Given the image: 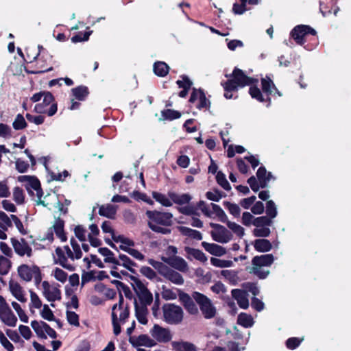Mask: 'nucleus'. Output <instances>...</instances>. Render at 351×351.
Returning <instances> with one entry per match:
<instances>
[{"instance_id":"f257e3e1","label":"nucleus","mask_w":351,"mask_h":351,"mask_svg":"<svg viewBox=\"0 0 351 351\" xmlns=\"http://www.w3.org/2000/svg\"><path fill=\"white\" fill-rule=\"evenodd\" d=\"M261 90L258 86H250L249 94L258 101L264 103L268 108L271 106V97H282V93L277 88L270 77L261 78Z\"/></svg>"},{"instance_id":"f03ea898","label":"nucleus","mask_w":351,"mask_h":351,"mask_svg":"<svg viewBox=\"0 0 351 351\" xmlns=\"http://www.w3.org/2000/svg\"><path fill=\"white\" fill-rule=\"evenodd\" d=\"M70 243L73 250H71L69 246L65 245L63 248L57 247L56 249V254L58 257L56 263L62 267L72 271L75 270V266L69 263L68 258L73 261L75 259L78 260L82 258V252L79 243L75 239L72 238L70 241Z\"/></svg>"},{"instance_id":"7ed1b4c3","label":"nucleus","mask_w":351,"mask_h":351,"mask_svg":"<svg viewBox=\"0 0 351 351\" xmlns=\"http://www.w3.org/2000/svg\"><path fill=\"white\" fill-rule=\"evenodd\" d=\"M146 215L149 219L148 226L152 230L162 234H168L171 232V230L167 227L172 225V213L158 210H147Z\"/></svg>"},{"instance_id":"20e7f679","label":"nucleus","mask_w":351,"mask_h":351,"mask_svg":"<svg viewBox=\"0 0 351 351\" xmlns=\"http://www.w3.org/2000/svg\"><path fill=\"white\" fill-rule=\"evenodd\" d=\"M130 317V310L128 304H124V299L121 293L119 294V302L112 307V324L113 333L117 336L121 332V326L123 325Z\"/></svg>"},{"instance_id":"39448f33","label":"nucleus","mask_w":351,"mask_h":351,"mask_svg":"<svg viewBox=\"0 0 351 351\" xmlns=\"http://www.w3.org/2000/svg\"><path fill=\"white\" fill-rule=\"evenodd\" d=\"M274 261V256L271 254L255 256L252 259V266L247 267L245 269L259 279H265L269 274V271L263 267L271 266Z\"/></svg>"},{"instance_id":"423d86ee","label":"nucleus","mask_w":351,"mask_h":351,"mask_svg":"<svg viewBox=\"0 0 351 351\" xmlns=\"http://www.w3.org/2000/svg\"><path fill=\"white\" fill-rule=\"evenodd\" d=\"M148 263L158 271L165 278L176 285H182L184 280L182 276L178 271L169 267L162 262L149 259Z\"/></svg>"},{"instance_id":"0eeeda50","label":"nucleus","mask_w":351,"mask_h":351,"mask_svg":"<svg viewBox=\"0 0 351 351\" xmlns=\"http://www.w3.org/2000/svg\"><path fill=\"white\" fill-rule=\"evenodd\" d=\"M18 180L25 184V186L31 196L36 197L34 200L38 204L46 206L44 201L41 199L43 193L40 187V183L36 178L30 176H21L18 177Z\"/></svg>"},{"instance_id":"6e6552de","label":"nucleus","mask_w":351,"mask_h":351,"mask_svg":"<svg viewBox=\"0 0 351 351\" xmlns=\"http://www.w3.org/2000/svg\"><path fill=\"white\" fill-rule=\"evenodd\" d=\"M230 77L231 78L227 82L221 83L225 91L224 97L226 99L237 98L238 88L241 85V70L235 68Z\"/></svg>"},{"instance_id":"1a4fd4ad","label":"nucleus","mask_w":351,"mask_h":351,"mask_svg":"<svg viewBox=\"0 0 351 351\" xmlns=\"http://www.w3.org/2000/svg\"><path fill=\"white\" fill-rule=\"evenodd\" d=\"M163 320L169 324L177 325L180 324L184 318L182 308L172 303L165 304L162 306Z\"/></svg>"},{"instance_id":"9d476101","label":"nucleus","mask_w":351,"mask_h":351,"mask_svg":"<svg viewBox=\"0 0 351 351\" xmlns=\"http://www.w3.org/2000/svg\"><path fill=\"white\" fill-rule=\"evenodd\" d=\"M192 296L199 306V308L206 319H211L215 317L216 308L208 297L199 292H194Z\"/></svg>"},{"instance_id":"9b49d317","label":"nucleus","mask_w":351,"mask_h":351,"mask_svg":"<svg viewBox=\"0 0 351 351\" xmlns=\"http://www.w3.org/2000/svg\"><path fill=\"white\" fill-rule=\"evenodd\" d=\"M54 97L50 92H45L44 97H43V102L37 104L34 106V111L38 114H47L48 116L51 117L54 115L58 110L57 104L53 102Z\"/></svg>"},{"instance_id":"f8f14e48","label":"nucleus","mask_w":351,"mask_h":351,"mask_svg":"<svg viewBox=\"0 0 351 351\" xmlns=\"http://www.w3.org/2000/svg\"><path fill=\"white\" fill-rule=\"evenodd\" d=\"M60 287L58 284L54 282L50 283L47 280L43 281L42 294L45 298L50 302L60 300L62 293Z\"/></svg>"},{"instance_id":"ddd939ff","label":"nucleus","mask_w":351,"mask_h":351,"mask_svg":"<svg viewBox=\"0 0 351 351\" xmlns=\"http://www.w3.org/2000/svg\"><path fill=\"white\" fill-rule=\"evenodd\" d=\"M308 34L316 36L317 32L307 25H296L290 33L291 37L300 45H303L305 43L306 40L304 38Z\"/></svg>"},{"instance_id":"4468645a","label":"nucleus","mask_w":351,"mask_h":351,"mask_svg":"<svg viewBox=\"0 0 351 351\" xmlns=\"http://www.w3.org/2000/svg\"><path fill=\"white\" fill-rule=\"evenodd\" d=\"M210 226L213 228L210 235L215 241L226 243L231 240L232 234L224 226L215 223H210Z\"/></svg>"},{"instance_id":"2eb2a0df","label":"nucleus","mask_w":351,"mask_h":351,"mask_svg":"<svg viewBox=\"0 0 351 351\" xmlns=\"http://www.w3.org/2000/svg\"><path fill=\"white\" fill-rule=\"evenodd\" d=\"M31 326L38 337L40 338L47 339V335L53 339L56 338V332L49 325L43 321L38 322L34 320L31 322Z\"/></svg>"},{"instance_id":"dca6fc26","label":"nucleus","mask_w":351,"mask_h":351,"mask_svg":"<svg viewBox=\"0 0 351 351\" xmlns=\"http://www.w3.org/2000/svg\"><path fill=\"white\" fill-rule=\"evenodd\" d=\"M149 333L156 342L167 343L172 339V335L169 329L163 328L158 324H154L149 330Z\"/></svg>"},{"instance_id":"f3484780","label":"nucleus","mask_w":351,"mask_h":351,"mask_svg":"<svg viewBox=\"0 0 351 351\" xmlns=\"http://www.w3.org/2000/svg\"><path fill=\"white\" fill-rule=\"evenodd\" d=\"M135 292L140 301L139 305H145L147 306L150 305L153 301L152 293L141 282H136L134 287Z\"/></svg>"},{"instance_id":"a211bd4d","label":"nucleus","mask_w":351,"mask_h":351,"mask_svg":"<svg viewBox=\"0 0 351 351\" xmlns=\"http://www.w3.org/2000/svg\"><path fill=\"white\" fill-rule=\"evenodd\" d=\"M11 243L14 252L19 256H27L29 258L32 256V249L25 239L18 240L14 238L11 239Z\"/></svg>"},{"instance_id":"6ab92c4d","label":"nucleus","mask_w":351,"mask_h":351,"mask_svg":"<svg viewBox=\"0 0 351 351\" xmlns=\"http://www.w3.org/2000/svg\"><path fill=\"white\" fill-rule=\"evenodd\" d=\"M40 268L35 265L22 264L19 266L17 272L19 276L25 282H30Z\"/></svg>"},{"instance_id":"aec40b11","label":"nucleus","mask_w":351,"mask_h":351,"mask_svg":"<svg viewBox=\"0 0 351 351\" xmlns=\"http://www.w3.org/2000/svg\"><path fill=\"white\" fill-rule=\"evenodd\" d=\"M189 102L193 104L199 110L207 108L210 104L204 93L200 89H193L189 99Z\"/></svg>"},{"instance_id":"412c9836","label":"nucleus","mask_w":351,"mask_h":351,"mask_svg":"<svg viewBox=\"0 0 351 351\" xmlns=\"http://www.w3.org/2000/svg\"><path fill=\"white\" fill-rule=\"evenodd\" d=\"M129 342L135 348L139 346L151 348L157 344L154 339L151 338L149 335L144 334L129 337Z\"/></svg>"},{"instance_id":"4be33fe9","label":"nucleus","mask_w":351,"mask_h":351,"mask_svg":"<svg viewBox=\"0 0 351 351\" xmlns=\"http://www.w3.org/2000/svg\"><path fill=\"white\" fill-rule=\"evenodd\" d=\"M178 291L179 292V300L184 307L185 310L191 315H197L198 313V308L193 301V298H191L188 293L180 290Z\"/></svg>"},{"instance_id":"5701e85b","label":"nucleus","mask_w":351,"mask_h":351,"mask_svg":"<svg viewBox=\"0 0 351 351\" xmlns=\"http://www.w3.org/2000/svg\"><path fill=\"white\" fill-rule=\"evenodd\" d=\"M162 260L172 268H174L181 272H186L189 269L186 261L182 257L177 256L162 257Z\"/></svg>"},{"instance_id":"b1692460","label":"nucleus","mask_w":351,"mask_h":351,"mask_svg":"<svg viewBox=\"0 0 351 351\" xmlns=\"http://www.w3.org/2000/svg\"><path fill=\"white\" fill-rule=\"evenodd\" d=\"M9 289L12 295L20 302H27L25 292L22 286L16 281L10 280L9 282Z\"/></svg>"},{"instance_id":"393cba45","label":"nucleus","mask_w":351,"mask_h":351,"mask_svg":"<svg viewBox=\"0 0 351 351\" xmlns=\"http://www.w3.org/2000/svg\"><path fill=\"white\" fill-rule=\"evenodd\" d=\"M0 319L3 324L10 327H14L17 323V317L10 306L0 310Z\"/></svg>"},{"instance_id":"a878e982","label":"nucleus","mask_w":351,"mask_h":351,"mask_svg":"<svg viewBox=\"0 0 351 351\" xmlns=\"http://www.w3.org/2000/svg\"><path fill=\"white\" fill-rule=\"evenodd\" d=\"M256 179H258L261 183V186L262 189H265L268 186V182L271 179L275 180V178L273 176L272 173L269 171H267L264 166H261L258 169L256 172Z\"/></svg>"},{"instance_id":"bb28decb","label":"nucleus","mask_w":351,"mask_h":351,"mask_svg":"<svg viewBox=\"0 0 351 351\" xmlns=\"http://www.w3.org/2000/svg\"><path fill=\"white\" fill-rule=\"evenodd\" d=\"M202 246L206 252L216 256H221L226 253V250L225 247L216 243H210L206 241H203L202 243Z\"/></svg>"},{"instance_id":"cd10ccee","label":"nucleus","mask_w":351,"mask_h":351,"mask_svg":"<svg viewBox=\"0 0 351 351\" xmlns=\"http://www.w3.org/2000/svg\"><path fill=\"white\" fill-rule=\"evenodd\" d=\"M64 227V221L60 217L55 219L54 223L51 227L53 232L56 234L57 237L61 240L62 242H64L67 240V237L65 234Z\"/></svg>"},{"instance_id":"c85d7f7f","label":"nucleus","mask_w":351,"mask_h":351,"mask_svg":"<svg viewBox=\"0 0 351 351\" xmlns=\"http://www.w3.org/2000/svg\"><path fill=\"white\" fill-rule=\"evenodd\" d=\"M135 315L138 321L142 324H146L147 323V308L145 305H139V304L135 300Z\"/></svg>"},{"instance_id":"c756f323","label":"nucleus","mask_w":351,"mask_h":351,"mask_svg":"<svg viewBox=\"0 0 351 351\" xmlns=\"http://www.w3.org/2000/svg\"><path fill=\"white\" fill-rule=\"evenodd\" d=\"M117 210V206L107 204L102 205L99 208V214L101 216L106 217L109 219H114Z\"/></svg>"},{"instance_id":"7c9ffc66","label":"nucleus","mask_w":351,"mask_h":351,"mask_svg":"<svg viewBox=\"0 0 351 351\" xmlns=\"http://www.w3.org/2000/svg\"><path fill=\"white\" fill-rule=\"evenodd\" d=\"M169 196L173 203L178 205L188 204L191 199V196L187 193L178 194L174 192H169Z\"/></svg>"},{"instance_id":"2f4dec72","label":"nucleus","mask_w":351,"mask_h":351,"mask_svg":"<svg viewBox=\"0 0 351 351\" xmlns=\"http://www.w3.org/2000/svg\"><path fill=\"white\" fill-rule=\"evenodd\" d=\"M171 345L175 351H197V347L188 341H173Z\"/></svg>"},{"instance_id":"473e14b6","label":"nucleus","mask_w":351,"mask_h":351,"mask_svg":"<svg viewBox=\"0 0 351 351\" xmlns=\"http://www.w3.org/2000/svg\"><path fill=\"white\" fill-rule=\"evenodd\" d=\"M223 276L230 285H236L240 281L239 271L236 270H222L221 271Z\"/></svg>"},{"instance_id":"72a5a7b5","label":"nucleus","mask_w":351,"mask_h":351,"mask_svg":"<svg viewBox=\"0 0 351 351\" xmlns=\"http://www.w3.org/2000/svg\"><path fill=\"white\" fill-rule=\"evenodd\" d=\"M254 249L259 252H267L272 248L271 242L265 239H258L254 241Z\"/></svg>"},{"instance_id":"f704fd0d","label":"nucleus","mask_w":351,"mask_h":351,"mask_svg":"<svg viewBox=\"0 0 351 351\" xmlns=\"http://www.w3.org/2000/svg\"><path fill=\"white\" fill-rule=\"evenodd\" d=\"M114 265H121L132 272L134 271L133 267L136 266V263L125 254H119Z\"/></svg>"},{"instance_id":"c9c22d12","label":"nucleus","mask_w":351,"mask_h":351,"mask_svg":"<svg viewBox=\"0 0 351 351\" xmlns=\"http://www.w3.org/2000/svg\"><path fill=\"white\" fill-rule=\"evenodd\" d=\"M179 230L180 232L184 236L196 239L197 241L202 239V234L198 230H193L185 226H180Z\"/></svg>"},{"instance_id":"e433bc0d","label":"nucleus","mask_w":351,"mask_h":351,"mask_svg":"<svg viewBox=\"0 0 351 351\" xmlns=\"http://www.w3.org/2000/svg\"><path fill=\"white\" fill-rule=\"evenodd\" d=\"M169 67L164 62H156L154 64L155 74L160 77H165L169 73Z\"/></svg>"},{"instance_id":"4c0bfd02","label":"nucleus","mask_w":351,"mask_h":351,"mask_svg":"<svg viewBox=\"0 0 351 351\" xmlns=\"http://www.w3.org/2000/svg\"><path fill=\"white\" fill-rule=\"evenodd\" d=\"M152 197L156 202L164 206L169 207L172 206V200L169 195L167 196L158 192H153Z\"/></svg>"},{"instance_id":"58836bf2","label":"nucleus","mask_w":351,"mask_h":351,"mask_svg":"<svg viewBox=\"0 0 351 351\" xmlns=\"http://www.w3.org/2000/svg\"><path fill=\"white\" fill-rule=\"evenodd\" d=\"M100 254L105 257L104 261L106 263H110L115 264L117 263V258L114 257V253L107 247H100L98 250Z\"/></svg>"},{"instance_id":"ea45409f","label":"nucleus","mask_w":351,"mask_h":351,"mask_svg":"<svg viewBox=\"0 0 351 351\" xmlns=\"http://www.w3.org/2000/svg\"><path fill=\"white\" fill-rule=\"evenodd\" d=\"M210 206L213 213V218L217 217L221 222H226L227 221V216L219 206L211 203Z\"/></svg>"},{"instance_id":"a19ab883","label":"nucleus","mask_w":351,"mask_h":351,"mask_svg":"<svg viewBox=\"0 0 351 351\" xmlns=\"http://www.w3.org/2000/svg\"><path fill=\"white\" fill-rule=\"evenodd\" d=\"M72 93L78 100H84L88 94V90L86 86H80L73 88Z\"/></svg>"},{"instance_id":"79ce46f5","label":"nucleus","mask_w":351,"mask_h":351,"mask_svg":"<svg viewBox=\"0 0 351 351\" xmlns=\"http://www.w3.org/2000/svg\"><path fill=\"white\" fill-rule=\"evenodd\" d=\"M243 290H244L245 294L250 292L254 297H256L260 293L256 282H247L243 283Z\"/></svg>"},{"instance_id":"37998d69","label":"nucleus","mask_w":351,"mask_h":351,"mask_svg":"<svg viewBox=\"0 0 351 351\" xmlns=\"http://www.w3.org/2000/svg\"><path fill=\"white\" fill-rule=\"evenodd\" d=\"M13 199L19 205L23 204L25 202V194L23 190L16 186L13 189Z\"/></svg>"},{"instance_id":"c03bdc74","label":"nucleus","mask_w":351,"mask_h":351,"mask_svg":"<svg viewBox=\"0 0 351 351\" xmlns=\"http://www.w3.org/2000/svg\"><path fill=\"white\" fill-rule=\"evenodd\" d=\"M11 267V261L6 257L0 255V274L6 275Z\"/></svg>"},{"instance_id":"a18cd8bd","label":"nucleus","mask_w":351,"mask_h":351,"mask_svg":"<svg viewBox=\"0 0 351 351\" xmlns=\"http://www.w3.org/2000/svg\"><path fill=\"white\" fill-rule=\"evenodd\" d=\"M163 119L172 121L179 119L181 117L180 112L172 109H167L161 112Z\"/></svg>"},{"instance_id":"49530a36","label":"nucleus","mask_w":351,"mask_h":351,"mask_svg":"<svg viewBox=\"0 0 351 351\" xmlns=\"http://www.w3.org/2000/svg\"><path fill=\"white\" fill-rule=\"evenodd\" d=\"M12 226L11 217H9L4 212L0 211V228L4 230Z\"/></svg>"},{"instance_id":"de8ad7c7","label":"nucleus","mask_w":351,"mask_h":351,"mask_svg":"<svg viewBox=\"0 0 351 351\" xmlns=\"http://www.w3.org/2000/svg\"><path fill=\"white\" fill-rule=\"evenodd\" d=\"M266 214L267 217L270 218L271 220L275 218L277 215V209L276 204L273 200H268L266 203Z\"/></svg>"},{"instance_id":"09e8293b","label":"nucleus","mask_w":351,"mask_h":351,"mask_svg":"<svg viewBox=\"0 0 351 351\" xmlns=\"http://www.w3.org/2000/svg\"><path fill=\"white\" fill-rule=\"evenodd\" d=\"M120 248L122 250L128 252L130 255H131L134 258H136L138 261H143L145 258V256L141 252H140L138 250H137L136 249L129 247L128 246H123V245H120Z\"/></svg>"},{"instance_id":"8fccbe9b","label":"nucleus","mask_w":351,"mask_h":351,"mask_svg":"<svg viewBox=\"0 0 351 351\" xmlns=\"http://www.w3.org/2000/svg\"><path fill=\"white\" fill-rule=\"evenodd\" d=\"M210 263L216 267L219 268H225L230 267L232 265V261L229 260H222L217 258L212 257L210 258Z\"/></svg>"},{"instance_id":"3c124183","label":"nucleus","mask_w":351,"mask_h":351,"mask_svg":"<svg viewBox=\"0 0 351 351\" xmlns=\"http://www.w3.org/2000/svg\"><path fill=\"white\" fill-rule=\"evenodd\" d=\"M216 180L218 184H219L223 189L226 191L230 190V185L227 180L226 176L221 171H218L216 176Z\"/></svg>"},{"instance_id":"603ef678","label":"nucleus","mask_w":351,"mask_h":351,"mask_svg":"<svg viewBox=\"0 0 351 351\" xmlns=\"http://www.w3.org/2000/svg\"><path fill=\"white\" fill-rule=\"evenodd\" d=\"M272 224V220L267 216H261L255 217L254 220V226L256 228L270 226Z\"/></svg>"},{"instance_id":"864d4df0","label":"nucleus","mask_w":351,"mask_h":351,"mask_svg":"<svg viewBox=\"0 0 351 351\" xmlns=\"http://www.w3.org/2000/svg\"><path fill=\"white\" fill-rule=\"evenodd\" d=\"M14 129L16 130H20L27 127V123L25 118L21 114H18L12 123Z\"/></svg>"},{"instance_id":"5fc2aeb1","label":"nucleus","mask_w":351,"mask_h":351,"mask_svg":"<svg viewBox=\"0 0 351 351\" xmlns=\"http://www.w3.org/2000/svg\"><path fill=\"white\" fill-rule=\"evenodd\" d=\"M189 253L196 260H198L202 263H205L207 261L206 256L200 250L192 248L189 250Z\"/></svg>"},{"instance_id":"6e6d98bb","label":"nucleus","mask_w":351,"mask_h":351,"mask_svg":"<svg viewBox=\"0 0 351 351\" xmlns=\"http://www.w3.org/2000/svg\"><path fill=\"white\" fill-rule=\"evenodd\" d=\"M52 276L62 283H64L67 280L68 275L62 269L56 267L52 272Z\"/></svg>"},{"instance_id":"4d7b16f0","label":"nucleus","mask_w":351,"mask_h":351,"mask_svg":"<svg viewBox=\"0 0 351 351\" xmlns=\"http://www.w3.org/2000/svg\"><path fill=\"white\" fill-rule=\"evenodd\" d=\"M258 79L247 76V73L243 71V87L245 86H258Z\"/></svg>"},{"instance_id":"13d9d810","label":"nucleus","mask_w":351,"mask_h":351,"mask_svg":"<svg viewBox=\"0 0 351 351\" xmlns=\"http://www.w3.org/2000/svg\"><path fill=\"white\" fill-rule=\"evenodd\" d=\"M162 298L165 300H172L177 298V294L173 290L166 288L165 287H162Z\"/></svg>"},{"instance_id":"bf43d9fd","label":"nucleus","mask_w":351,"mask_h":351,"mask_svg":"<svg viewBox=\"0 0 351 351\" xmlns=\"http://www.w3.org/2000/svg\"><path fill=\"white\" fill-rule=\"evenodd\" d=\"M91 33H92V31L86 32L84 33L80 32L71 38V41L73 43H77L82 42V41H87L88 40L89 36H90Z\"/></svg>"},{"instance_id":"052dcab7","label":"nucleus","mask_w":351,"mask_h":351,"mask_svg":"<svg viewBox=\"0 0 351 351\" xmlns=\"http://www.w3.org/2000/svg\"><path fill=\"white\" fill-rule=\"evenodd\" d=\"M76 237L80 241H85L86 239V230L85 228L81 225L77 226L74 229Z\"/></svg>"},{"instance_id":"680f3d73","label":"nucleus","mask_w":351,"mask_h":351,"mask_svg":"<svg viewBox=\"0 0 351 351\" xmlns=\"http://www.w3.org/2000/svg\"><path fill=\"white\" fill-rule=\"evenodd\" d=\"M302 339L298 337H290L286 341V346L289 350L297 348L301 343Z\"/></svg>"},{"instance_id":"e2e57ef3","label":"nucleus","mask_w":351,"mask_h":351,"mask_svg":"<svg viewBox=\"0 0 351 351\" xmlns=\"http://www.w3.org/2000/svg\"><path fill=\"white\" fill-rule=\"evenodd\" d=\"M141 273L144 276L147 277L150 280H154L156 278V273L149 267L143 266L140 269Z\"/></svg>"},{"instance_id":"0e129e2a","label":"nucleus","mask_w":351,"mask_h":351,"mask_svg":"<svg viewBox=\"0 0 351 351\" xmlns=\"http://www.w3.org/2000/svg\"><path fill=\"white\" fill-rule=\"evenodd\" d=\"M25 117L28 121L38 125L43 124L45 121V117L42 115L34 116L29 113H27L25 114Z\"/></svg>"},{"instance_id":"69168bd1","label":"nucleus","mask_w":351,"mask_h":351,"mask_svg":"<svg viewBox=\"0 0 351 351\" xmlns=\"http://www.w3.org/2000/svg\"><path fill=\"white\" fill-rule=\"evenodd\" d=\"M270 230L268 226L258 227L254 230L253 233L258 237H267L270 234Z\"/></svg>"},{"instance_id":"338daca9","label":"nucleus","mask_w":351,"mask_h":351,"mask_svg":"<svg viewBox=\"0 0 351 351\" xmlns=\"http://www.w3.org/2000/svg\"><path fill=\"white\" fill-rule=\"evenodd\" d=\"M30 304L35 308H40L42 306V301L38 295L34 291H30Z\"/></svg>"},{"instance_id":"774afa93","label":"nucleus","mask_w":351,"mask_h":351,"mask_svg":"<svg viewBox=\"0 0 351 351\" xmlns=\"http://www.w3.org/2000/svg\"><path fill=\"white\" fill-rule=\"evenodd\" d=\"M0 343L8 351H13L14 346L10 342V341L5 336L3 332L0 330Z\"/></svg>"}]
</instances>
